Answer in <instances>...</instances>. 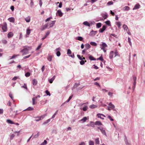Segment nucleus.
I'll list each match as a JSON object with an SVG mask.
<instances>
[{
	"mask_svg": "<svg viewBox=\"0 0 145 145\" xmlns=\"http://www.w3.org/2000/svg\"><path fill=\"white\" fill-rule=\"evenodd\" d=\"M133 78L134 82V83L135 84L136 83V77L135 76H134L133 77Z\"/></svg>",
	"mask_w": 145,
	"mask_h": 145,
	"instance_id": "42",
	"label": "nucleus"
},
{
	"mask_svg": "<svg viewBox=\"0 0 145 145\" xmlns=\"http://www.w3.org/2000/svg\"><path fill=\"white\" fill-rule=\"evenodd\" d=\"M19 56V55H14L13 56H12L10 58V59H13L14 58L16 57L17 56Z\"/></svg>",
	"mask_w": 145,
	"mask_h": 145,
	"instance_id": "44",
	"label": "nucleus"
},
{
	"mask_svg": "<svg viewBox=\"0 0 145 145\" xmlns=\"http://www.w3.org/2000/svg\"><path fill=\"white\" fill-rule=\"evenodd\" d=\"M19 76H15L12 79L13 80H16L17 79L19 78Z\"/></svg>",
	"mask_w": 145,
	"mask_h": 145,
	"instance_id": "46",
	"label": "nucleus"
},
{
	"mask_svg": "<svg viewBox=\"0 0 145 145\" xmlns=\"http://www.w3.org/2000/svg\"><path fill=\"white\" fill-rule=\"evenodd\" d=\"M108 105L110 106L109 107H110V108L114 110H116L114 109L115 108L114 105H113L111 103H110Z\"/></svg>",
	"mask_w": 145,
	"mask_h": 145,
	"instance_id": "10",
	"label": "nucleus"
},
{
	"mask_svg": "<svg viewBox=\"0 0 145 145\" xmlns=\"http://www.w3.org/2000/svg\"><path fill=\"white\" fill-rule=\"evenodd\" d=\"M77 56L80 60H82V58L81 57L80 55L78 54L77 55Z\"/></svg>",
	"mask_w": 145,
	"mask_h": 145,
	"instance_id": "55",
	"label": "nucleus"
},
{
	"mask_svg": "<svg viewBox=\"0 0 145 145\" xmlns=\"http://www.w3.org/2000/svg\"><path fill=\"white\" fill-rule=\"evenodd\" d=\"M55 21H50L48 24H47L48 25V26L49 27H52L55 23Z\"/></svg>",
	"mask_w": 145,
	"mask_h": 145,
	"instance_id": "5",
	"label": "nucleus"
},
{
	"mask_svg": "<svg viewBox=\"0 0 145 145\" xmlns=\"http://www.w3.org/2000/svg\"><path fill=\"white\" fill-rule=\"evenodd\" d=\"M97 60H99L101 61H103V57L102 56H101L99 58H97Z\"/></svg>",
	"mask_w": 145,
	"mask_h": 145,
	"instance_id": "37",
	"label": "nucleus"
},
{
	"mask_svg": "<svg viewBox=\"0 0 145 145\" xmlns=\"http://www.w3.org/2000/svg\"><path fill=\"white\" fill-rule=\"evenodd\" d=\"M71 54V51L70 49H69L67 51V54L69 56Z\"/></svg>",
	"mask_w": 145,
	"mask_h": 145,
	"instance_id": "33",
	"label": "nucleus"
},
{
	"mask_svg": "<svg viewBox=\"0 0 145 145\" xmlns=\"http://www.w3.org/2000/svg\"><path fill=\"white\" fill-rule=\"evenodd\" d=\"M128 41L129 43V44L131 46V39L129 37L128 38Z\"/></svg>",
	"mask_w": 145,
	"mask_h": 145,
	"instance_id": "51",
	"label": "nucleus"
},
{
	"mask_svg": "<svg viewBox=\"0 0 145 145\" xmlns=\"http://www.w3.org/2000/svg\"><path fill=\"white\" fill-rule=\"evenodd\" d=\"M39 135V133H38L37 135H34V137L35 138H37L38 137Z\"/></svg>",
	"mask_w": 145,
	"mask_h": 145,
	"instance_id": "64",
	"label": "nucleus"
},
{
	"mask_svg": "<svg viewBox=\"0 0 145 145\" xmlns=\"http://www.w3.org/2000/svg\"><path fill=\"white\" fill-rule=\"evenodd\" d=\"M95 125H102V124L101 121H97L95 122Z\"/></svg>",
	"mask_w": 145,
	"mask_h": 145,
	"instance_id": "17",
	"label": "nucleus"
},
{
	"mask_svg": "<svg viewBox=\"0 0 145 145\" xmlns=\"http://www.w3.org/2000/svg\"><path fill=\"white\" fill-rule=\"evenodd\" d=\"M32 83L33 85L35 86L37 84V81L36 79H34L33 80Z\"/></svg>",
	"mask_w": 145,
	"mask_h": 145,
	"instance_id": "21",
	"label": "nucleus"
},
{
	"mask_svg": "<svg viewBox=\"0 0 145 145\" xmlns=\"http://www.w3.org/2000/svg\"><path fill=\"white\" fill-rule=\"evenodd\" d=\"M77 39L79 40L82 41L83 39V38L81 37H78Z\"/></svg>",
	"mask_w": 145,
	"mask_h": 145,
	"instance_id": "40",
	"label": "nucleus"
},
{
	"mask_svg": "<svg viewBox=\"0 0 145 145\" xmlns=\"http://www.w3.org/2000/svg\"><path fill=\"white\" fill-rule=\"evenodd\" d=\"M9 96L13 100V97L12 96V94L11 93H9Z\"/></svg>",
	"mask_w": 145,
	"mask_h": 145,
	"instance_id": "63",
	"label": "nucleus"
},
{
	"mask_svg": "<svg viewBox=\"0 0 145 145\" xmlns=\"http://www.w3.org/2000/svg\"><path fill=\"white\" fill-rule=\"evenodd\" d=\"M102 16L104 19H106L108 17L107 14V13H105L104 15L103 14L102 15Z\"/></svg>",
	"mask_w": 145,
	"mask_h": 145,
	"instance_id": "26",
	"label": "nucleus"
},
{
	"mask_svg": "<svg viewBox=\"0 0 145 145\" xmlns=\"http://www.w3.org/2000/svg\"><path fill=\"white\" fill-rule=\"evenodd\" d=\"M48 27V25L47 24H46L43 27L42 30H44V29H46Z\"/></svg>",
	"mask_w": 145,
	"mask_h": 145,
	"instance_id": "27",
	"label": "nucleus"
},
{
	"mask_svg": "<svg viewBox=\"0 0 145 145\" xmlns=\"http://www.w3.org/2000/svg\"><path fill=\"white\" fill-rule=\"evenodd\" d=\"M88 109V107L87 106H85L83 108L82 110L84 111H86Z\"/></svg>",
	"mask_w": 145,
	"mask_h": 145,
	"instance_id": "36",
	"label": "nucleus"
},
{
	"mask_svg": "<svg viewBox=\"0 0 145 145\" xmlns=\"http://www.w3.org/2000/svg\"><path fill=\"white\" fill-rule=\"evenodd\" d=\"M42 45V44H40L39 45L38 47H37V48L36 49V50H39L41 47V46Z\"/></svg>",
	"mask_w": 145,
	"mask_h": 145,
	"instance_id": "57",
	"label": "nucleus"
},
{
	"mask_svg": "<svg viewBox=\"0 0 145 145\" xmlns=\"http://www.w3.org/2000/svg\"><path fill=\"white\" fill-rule=\"evenodd\" d=\"M47 141L45 140L44 142L41 144L40 145H45L47 144Z\"/></svg>",
	"mask_w": 145,
	"mask_h": 145,
	"instance_id": "43",
	"label": "nucleus"
},
{
	"mask_svg": "<svg viewBox=\"0 0 145 145\" xmlns=\"http://www.w3.org/2000/svg\"><path fill=\"white\" fill-rule=\"evenodd\" d=\"M97 116L98 118H100L103 120L104 118L102 117V116H103L104 117H105V115L103 114H98L97 115Z\"/></svg>",
	"mask_w": 145,
	"mask_h": 145,
	"instance_id": "7",
	"label": "nucleus"
},
{
	"mask_svg": "<svg viewBox=\"0 0 145 145\" xmlns=\"http://www.w3.org/2000/svg\"><path fill=\"white\" fill-rule=\"evenodd\" d=\"M106 27L105 25H103L102 28H101L99 30V32L100 33H103L106 29Z\"/></svg>",
	"mask_w": 145,
	"mask_h": 145,
	"instance_id": "6",
	"label": "nucleus"
},
{
	"mask_svg": "<svg viewBox=\"0 0 145 145\" xmlns=\"http://www.w3.org/2000/svg\"><path fill=\"white\" fill-rule=\"evenodd\" d=\"M140 5L139 4L136 5L134 6V8H133V10H135L138 9L139 8Z\"/></svg>",
	"mask_w": 145,
	"mask_h": 145,
	"instance_id": "16",
	"label": "nucleus"
},
{
	"mask_svg": "<svg viewBox=\"0 0 145 145\" xmlns=\"http://www.w3.org/2000/svg\"><path fill=\"white\" fill-rule=\"evenodd\" d=\"M94 84L95 85L97 86H98L99 87H100V85H99V84L98 83H97V82H95V83H94Z\"/></svg>",
	"mask_w": 145,
	"mask_h": 145,
	"instance_id": "59",
	"label": "nucleus"
},
{
	"mask_svg": "<svg viewBox=\"0 0 145 145\" xmlns=\"http://www.w3.org/2000/svg\"><path fill=\"white\" fill-rule=\"evenodd\" d=\"M22 88H25L26 89H27V85L25 84H24V85L22 87Z\"/></svg>",
	"mask_w": 145,
	"mask_h": 145,
	"instance_id": "56",
	"label": "nucleus"
},
{
	"mask_svg": "<svg viewBox=\"0 0 145 145\" xmlns=\"http://www.w3.org/2000/svg\"><path fill=\"white\" fill-rule=\"evenodd\" d=\"M2 42L4 44H6L7 43V41L5 40H2Z\"/></svg>",
	"mask_w": 145,
	"mask_h": 145,
	"instance_id": "60",
	"label": "nucleus"
},
{
	"mask_svg": "<svg viewBox=\"0 0 145 145\" xmlns=\"http://www.w3.org/2000/svg\"><path fill=\"white\" fill-rule=\"evenodd\" d=\"M33 108H31V107H29L28 108H27L26 110H33Z\"/></svg>",
	"mask_w": 145,
	"mask_h": 145,
	"instance_id": "49",
	"label": "nucleus"
},
{
	"mask_svg": "<svg viewBox=\"0 0 145 145\" xmlns=\"http://www.w3.org/2000/svg\"><path fill=\"white\" fill-rule=\"evenodd\" d=\"M32 101H33V103H32V104H33V105H34L35 104V100L34 99V98H32Z\"/></svg>",
	"mask_w": 145,
	"mask_h": 145,
	"instance_id": "58",
	"label": "nucleus"
},
{
	"mask_svg": "<svg viewBox=\"0 0 145 145\" xmlns=\"http://www.w3.org/2000/svg\"><path fill=\"white\" fill-rule=\"evenodd\" d=\"M114 55L115 56H118L119 55V54L117 50H116V51L115 52Z\"/></svg>",
	"mask_w": 145,
	"mask_h": 145,
	"instance_id": "48",
	"label": "nucleus"
},
{
	"mask_svg": "<svg viewBox=\"0 0 145 145\" xmlns=\"http://www.w3.org/2000/svg\"><path fill=\"white\" fill-rule=\"evenodd\" d=\"M101 47V49L103 50L104 52H106V51L105 48L107 47V45L104 42H102L101 44L100 45Z\"/></svg>",
	"mask_w": 145,
	"mask_h": 145,
	"instance_id": "1",
	"label": "nucleus"
},
{
	"mask_svg": "<svg viewBox=\"0 0 145 145\" xmlns=\"http://www.w3.org/2000/svg\"><path fill=\"white\" fill-rule=\"evenodd\" d=\"M80 63L81 65H83L85 63L84 61L83 60H81V61H80Z\"/></svg>",
	"mask_w": 145,
	"mask_h": 145,
	"instance_id": "52",
	"label": "nucleus"
},
{
	"mask_svg": "<svg viewBox=\"0 0 145 145\" xmlns=\"http://www.w3.org/2000/svg\"><path fill=\"white\" fill-rule=\"evenodd\" d=\"M108 118L110 119L111 121H113L114 120L113 119L111 116L110 115H108Z\"/></svg>",
	"mask_w": 145,
	"mask_h": 145,
	"instance_id": "61",
	"label": "nucleus"
},
{
	"mask_svg": "<svg viewBox=\"0 0 145 145\" xmlns=\"http://www.w3.org/2000/svg\"><path fill=\"white\" fill-rule=\"evenodd\" d=\"M89 59L91 60H95L96 59L91 55H90L89 57Z\"/></svg>",
	"mask_w": 145,
	"mask_h": 145,
	"instance_id": "23",
	"label": "nucleus"
},
{
	"mask_svg": "<svg viewBox=\"0 0 145 145\" xmlns=\"http://www.w3.org/2000/svg\"><path fill=\"white\" fill-rule=\"evenodd\" d=\"M28 49L27 48H25L21 50L20 52L23 53V55H25L28 53V50L29 49H31L30 47H28Z\"/></svg>",
	"mask_w": 145,
	"mask_h": 145,
	"instance_id": "2",
	"label": "nucleus"
},
{
	"mask_svg": "<svg viewBox=\"0 0 145 145\" xmlns=\"http://www.w3.org/2000/svg\"><path fill=\"white\" fill-rule=\"evenodd\" d=\"M14 137V135L12 134L10 136V139L11 140H12Z\"/></svg>",
	"mask_w": 145,
	"mask_h": 145,
	"instance_id": "53",
	"label": "nucleus"
},
{
	"mask_svg": "<svg viewBox=\"0 0 145 145\" xmlns=\"http://www.w3.org/2000/svg\"><path fill=\"white\" fill-rule=\"evenodd\" d=\"M98 128L100 130L102 133L105 135H106V134L104 128L102 127H99Z\"/></svg>",
	"mask_w": 145,
	"mask_h": 145,
	"instance_id": "4",
	"label": "nucleus"
},
{
	"mask_svg": "<svg viewBox=\"0 0 145 145\" xmlns=\"http://www.w3.org/2000/svg\"><path fill=\"white\" fill-rule=\"evenodd\" d=\"M89 145H94V142L92 141H90L89 142Z\"/></svg>",
	"mask_w": 145,
	"mask_h": 145,
	"instance_id": "45",
	"label": "nucleus"
},
{
	"mask_svg": "<svg viewBox=\"0 0 145 145\" xmlns=\"http://www.w3.org/2000/svg\"><path fill=\"white\" fill-rule=\"evenodd\" d=\"M114 52L113 51H111L110 55H109V57L111 59H112L114 56Z\"/></svg>",
	"mask_w": 145,
	"mask_h": 145,
	"instance_id": "14",
	"label": "nucleus"
},
{
	"mask_svg": "<svg viewBox=\"0 0 145 145\" xmlns=\"http://www.w3.org/2000/svg\"><path fill=\"white\" fill-rule=\"evenodd\" d=\"M123 29H126V31H127V29H128V28L127 25L124 24L123 26Z\"/></svg>",
	"mask_w": 145,
	"mask_h": 145,
	"instance_id": "28",
	"label": "nucleus"
},
{
	"mask_svg": "<svg viewBox=\"0 0 145 145\" xmlns=\"http://www.w3.org/2000/svg\"><path fill=\"white\" fill-rule=\"evenodd\" d=\"M124 10H128L130 9V8L128 6H125L124 8Z\"/></svg>",
	"mask_w": 145,
	"mask_h": 145,
	"instance_id": "34",
	"label": "nucleus"
},
{
	"mask_svg": "<svg viewBox=\"0 0 145 145\" xmlns=\"http://www.w3.org/2000/svg\"><path fill=\"white\" fill-rule=\"evenodd\" d=\"M97 106L94 105H92L89 106V107L90 108H97Z\"/></svg>",
	"mask_w": 145,
	"mask_h": 145,
	"instance_id": "25",
	"label": "nucleus"
},
{
	"mask_svg": "<svg viewBox=\"0 0 145 145\" xmlns=\"http://www.w3.org/2000/svg\"><path fill=\"white\" fill-rule=\"evenodd\" d=\"M53 57V56L51 55H49L48 56V57H47V59L48 60L50 61H52V59Z\"/></svg>",
	"mask_w": 145,
	"mask_h": 145,
	"instance_id": "13",
	"label": "nucleus"
},
{
	"mask_svg": "<svg viewBox=\"0 0 145 145\" xmlns=\"http://www.w3.org/2000/svg\"><path fill=\"white\" fill-rule=\"evenodd\" d=\"M113 4V2L112 1H109L108 3V5H112Z\"/></svg>",
	"mask_w": 145,
	"mask_h": 145,
	"instance_id": "54",
	"label": "nucleus"
},
{
	"mask_svg": "<svg viewBox=\"0 0 145 145\" xmlns=\"http://www.w3.org/2000/svg\"><path fill=\"white\" fill-rule=\"evenodd\" d=\"M7 122L8 123L11 124H14V122H13L12 121H11L10 120H7Z\"/></svg>",
	"mask_w": 145,
	"mask_h": 145,
	"instance_id": "30",
	"label": "nucleus"
},
{
	"mask_svg": "<svg viewBox=\"0 0 145 145\" xmlns=\"http://www.w3.org/2000/svg\"><path fill=\"white\" fill-rule=\"evenodd\" d=\"M87 117H84L83 118L80 120L79 121H82V122H85L86 120H87Z\"/></svg>",
	"mask_w": 145,
	"mask_h": 145,
	"instance_id": "19",
	"label": "nucleus"
},
{
	"mask_svg": "<svg viewBox=\"0 0 145 145\" xmlns=\"http://www.w3.org/2000/svg\"><path fill=\"white\" fill-rule=\"evenodd\" d=\"M97 32V31H91L89 35H96Z\"/></svg>",
	"mask_w": 145,
	"mask_h": 145,
	"instance_id": "11",
	"label": "nucleus"
},
{
	"mask_svg": "<svg viewBox=\"0 0 145 145\" xmlns=\"http://www.w3.org/2000/svg\"><path fill=\"white\" fill-rule=\"evenodd\" d=\"M14 34L12 32H9L7 35V37L8 38H10L13 36Z\"/></svg>",
	"mask_w": 145,
	"mask_h": 145,
	"instance_id": "8",
	"label": "nucleus"
},
{
	"mask_svg": "<svg viewBox=\"0 0 145 145\" xmlns=\"http://www.w3.org/2000/svg\"><path fill=\"white\" fill-rule=\"evenodd\" d=\"M55 78V76H54L52 78L49 80V81L50 83H52L53 80Z\"/></svg>",
	"mask_w": 145,
	"mask_h": 145,
	"instance_id": "20",
	"label": "nucleus"
},
{
	"mask_svg": "<svg viewBox=\"0 0 145 145\" xmlns=\"http://www.w3.org/2000/svg\"><path fill=\"white\" fill-rule=\"evenodd\" d=\"M83 24L86 25V26H88L89 27H90V24L89 23L87 22V21H85V22H83Z\"/></svg>",
	"mask_w": 145,
	"mask_h": 145,
	"instance_id": "22",
	"label": "nucleus"
},
{
	"mask_svg": "<svg viewBox=\"0 0 145 145\" xmlns=\"http://www.w3.org/2000/svg\"><path fill=\"white\" fill-rule=\"evenodd\" d=\"M25 20L27 22H29L30 21V16H28L26 18Z\"/></svg>",
	"mask_w": 145,
	"mask_h": 145,
	"instance_id": "18",
	"label": "nucleus"
},
{
	"mask_svg": "<svg viewBox=\"0 0 145 145\" xmlns=\"http://www.w3.org/2000/svg\"><path fill=\"white\" fill-rule=\"evenodd\" d=\"M2 29L3 31L6 32L7 30V25L6 23L5 22L3 24V25H2Z\"/></svg>",
	"mask_w": 145,
	"mask_h": 145,
	"instance_id": "3",
	"label": "nucleus"
},
{
	"mask_svg": "<svg viewBox=\"0 0 145 145\" xmlns=\"http://www.w3.org/2000/svg\"><path fill=\"white\" fill-rule=\"evenodd\" d=\"M101 24L100 23H99L97 24L96 27L97 28H99L101 27Z\"/></svg>",
	"mask_w": 145,
	"mask_h": 145,
	"instance_id": "35",
	"label": "nucleus"
},
{
	"mask_svg": "<svg viewBox=\"0 0 145 145\" xmlns=\"http://www.w3.org/2000/svg\"><path fill=\"white\" fill-rule=\"evenodd\" d=\"M30 75V73L29 72H27L25 74V76L26 77H28Z\"/></svg>",
	"mask_w": 145,
	"mask_h": 145,
	"instance_id": "38",
	"label": "nucleus"
},
{
	"mask_svg": "<svg viewBox=\"0 0 145 145\" xmlns=\"http://www.w3.org/2000/svg\"><path fill=\"white\" fill-rule=\"evenodd\" d=\"M45 93H46L47 95L50 96L51 94L50 92L48 90H46L45 91Z\"/></svg>",
	"mask_w": 145,
	"mask_h": 145,
	"instance_id": "41",
	"label": "nucleus"
},
{
	"mask_svg": "<svg viewBox=\"0 0 145 145\" xmlns=\"http://www.w3.org/2000/svg\"><path fill=\"white\" fill-rule=\"evenodd\" d=\"M90 44L94 46H97V43L95 42H90Z\"/></svg>",
	"mask_w": 145,
	"mask_h": 145,
	"instance_id": "29",
	"label": "nucleus"
},
{
	"mask_svg": "<svg viewBox=\"0 0 145 145\" xmlns=\"http://www.w3.org/2000/svg\"><path fill=\"white\" fill-rule=\"evenodd\" d=\"M30 33V30L28 28L27 29L26 34L27 35H29Z\"/></svg>",
	"mask_w": 145,
	"mask_h": 145,
	"instance_id": "32",
	"label": "nucleus"
},
{
	"mask_svg": "<svg viewBox=\"0 0 145 145\" xmlns=\"http://www.w3.org/2000/svg\"><path fill=\"white\" fill-rule=\"evenodd\" d=\"M95 143L97 144H99V138H97L95 140Z\"/></svg>",
	"mask_w": 145,
	"mask_h": 145,
	"instance_id": "31",
	"label": "nucleus"
},
{
	"mask_svg": "<svg viewBox=\"0 0 145 145\" xmlns=\"http://www.w3.org/2000/svg\"><path fill=\"white\" fill-rule=\"evenodd\" d=\"M85 47L86 49V50H88L91 47V46L89 44L87 43L85 44Z\"/></svg>",
	"mask_w": 145,
	"mask_h": 145,
	"instance_id": "15",
	"label": "nucleus"
},
{
	"mask_svg": "<svg viewBox=\"0 0 145 145\" xmlns=\"http://www.w3.org/2000/svg\"><path fill=\"white\" fill-rule=\"evenodd\" d=\"M46 116V114H44L42 115L41 116H39L38 118H40V120H41L43 119L44 118V117Z\"/></svg>",
	"mask_w": 145,
	"mask_h": 145,
	"instance_id": "24",
	"label": "nucleus"
},
{
	"mask_svg": "<svg viewBox=\"0 0 145 145\" xmlns=\"http://www.w3.org/2000/svg\"><path fill=\"white\" fill-rule=\"evenodd\" d=\"M52 17H50V18H47L46 20H45V21L46 22H48V21H49L51 18H52Z\"/></svg>",
	"mask_w": 145,
	"mask_h": 145,
	"instance_id": "62",
	"label": "nucleus"
},
{
	"mask_svg": "<svg viewBox=\"0 0 145 145\" xmlns=\"http://www.w3.org/2000/svg\"><path fill=\"white\" fill-rule=\"evenodd\" d=\"M57 56H59L61 55V53L59 51H57L56 52Z\"/></svg>",
	"mask_w": 145,
	"mask_h": 145,
	"instance_id": "47",
	"label": "nucleus"
},
{
	"mask_svg": "<svg viewBox=\"0 0 145 145\" xmlns=\"http://www.w3.org/2000/svg\"><path fill=\"white\" fill-rule=\"evenodd\" d=\"M8 20L10 22L14 23L15 21L14 18H13L11 17L10 18L8 19Z\"/></svg>",
	"mask_w": 145,
	"mask_h": 145,
	"instance_id": "12",
	"label": "nucleus"
},
{
	"mask_svg": "<svg viewBox=\"0 0 145 145\" xmlns=\"http://www.w3.org/2000/svg\"><path fill=\"white\" fill-rule=\"evenodd\" d=\"M57 14L59 16L61 17L63 16V13L61 12L60 10H58L57 11Z\"/></svg>",
	"mask_w": 145,
	"mask_h": 145,
	"instance_id": "9",
	"label": "nucleus"
},
{
	"mask_svg": "<svg viewBox=\"0 0 145 145\" xmlns=\"http://www.w3.org/2000/svg\"><path fill=\"white\" fill-rule=\"evenodd\" d=\"M116 25H117V26H118V27L119 28H120V26H121V24L120 22H116Z\"/></svg>",
	"mask_w": 145,
	"mask_h": 145,
	"instance_id": "39",
	"label": "nucleus"
},
{
	"mask_svg": "<svg viewBox=\"0 0 145 145\" xmlns=\"http://www.w3.org/2000/svg\"><path fill=\"white\" fill-rule=\"evenodd\" d=\"M105 23L107 25H110V22L109 21H107L105 22Z\"/></svg>",
	"mask_w": 145,
	"mask_h": 145,
	"instance_id": "50",
	"label": "nucleus"
}]
</instances>
